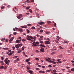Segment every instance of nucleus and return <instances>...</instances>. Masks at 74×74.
<instances>
[{"label":"nucleus","instance_id":"8","mask_svg":"<svg viewBox=\"0 0 74 74\" xmlns=\"http://www.w3.org/2000/svg\"><path fill=\"white\" fill-rule=\"evenodd\" d=\"M45 44H49L50 42L49 41H46L45 42Z\"/></svg>","mask_w":74,"mask_h":74},{"label":"nucleus","instance_id":"1","mask_svg":"<svg viewBox=\"0 0 74 74\" xmlns=\"http://www.w3.org/2000/svg\"><path fill=\"white\" fill-rule=\"evenodd\" d=\"M27 40H31V39H30V38H31V39H33V37L31 36H29V35H28L27 36Z\"/></svg>","mask_w":74,"mask_h":74},{"label":"nucleus","instance_id":"41","mask_svg":"<svg viewBox=\"0 0 74 74\" xmlns=\"http://www.w3.org/2000/svg\"><path fill=\"white\" fill-rule=\"evenodd\" d=\"M64 42L65 43H66V44H67V43H68V42H67V41H66V40H65L64 41Z\"/></svg>","mask_w":74,"mask_h":74},{"label":"nucleus","instance_id":"25","mask_svg":"<svg viewBox=\"0 0 74 74\" xmlns=\"http://www.w3.org/2000/svg\"><path fill=\"white\" fill-rule=\"evenodd\" d=\"M30 8V6H29L28 7H27V8H26V10H29V8Z\"/></svg>","mask_w":74,"mask_h":74},{"label":"nucleus","instance_id":"53","mask_svg":"<svg viewBox=\"0 0 74 74\" xmlns=\"http://www.w3.org/2000/svg\"><path fill=\"white\" fill-rule=\"evenodd\" d=\"M6 42H8V39H6L5 40Z\"/></svg>","mask_w":74,"mask_h":74},{"label":"nucleus","instance_id":"47","mask_svg":"<svg viewBox=\"0 0 74 74\" xmlns=\"http://www.w3.org/2000/svg\"><path fill=\"white\" fill-rule=\"evenodd\" d=\"M40 30V28H38L37 29V30L38 31H39Z\"/></svg>","mask_w":74,"mask_h":74},{"label":"nucleus","instance_id":"31","mask_svg":"<svg viewBox=\"0 0 74 74\" xmlns=\"http://www.w3.org/2000/svg\"><path fill=\"white\" fill-rule=\"evenodd\" d=\"M19 45V47H21V46H22V45H23L22 43H21Z\"/></svg>","mask_w":74,"mask_h":74},{"label":"nucleus","instance_id":"30","mask_svg":"<svg viewBox=\"0 0 74 74\" xmlns=\"http://www.w3.org/2000/svg\"><path fill=\"white\" fill-rule=\"evenodd\" d=\"M40 46H41V47H43V48H45V46L43 45L42 44L40 45Z\"/></svg>","mask_w":74,"mask_h":74},{"label":"nucleus","instance_id":"55","mask_svg":"<svg viewBox=\"0 0 74 74\" xmlns=\"http://www.w3.org/2000/svg\"><path fill=\"white\" fill-rule=\"evenodd\" d=\"M59 48H60V49H62V47H61V46H59Z\"/></svg>","mask_w":74,"mask_h":74},{"label":"nucleus","instance_id":"18","mask_svg":"<svg viewBox=\"0 0 74 74\" xmlns=\"http://www.w3.org/2000/svg\"><path fill=\"white\" fill-rule=\"evenodd\" d=\"M16 60L15 61V62H18V61H19V58H17Z\"/></svg>","mask_w":74,"mask_h":74},{"label":"nucleus","instance_id":"14","mask_svg":"<svg viewBox=\"0 0 74 74\" xmlns=\"http://www.w3.org/2000/svg\"><path fill=\"white\" fill-rule=\"evenodd\" d=\"M30 60V58H29L28 59L26 60V62H29Z\"/></svg>","mask_w":74,"mask_h":74},{"label":"nucleus","instance_id":"17","mask_svg":"<svg viewBox=\"0 0 74 74\" xmlns=\"http://www.w3.org/2000/svg\"><path fill=\"white\" fill-rule=\"evenodd\" d=\"M21 27H22V28H27V27L22 26Z\"/></svg>","mask_w":74,"mask_h":74},{"label":"nucleus","instance_id":"54","mask_svg":"<svg viewBox=\"0 0 74 74\" xmlns=\"http://www.w3.org/2000/svg\"><path fill=\"white\" fill-rule=\"evenodd\" d=\"M13 34H14V35H16V32H15L14 33H13Z\"/></svg>","mask_w":74,"mask_h":74},{"label":"nucleus","instance_id":"50","mask_svg":"<svg viewBox=\"0 0 74 74\" xmlns=\"http://www.w3.org/2000/svg\"><path fill=\"white\" fill-rule=\"evenodd\" d=\"M27 33H29V30H28V29H27Z\"/></svg>","mask_w":74,"mask_h":74},{"label":"nucleus","instance_id":"43","mask_svg":"<svg viewBox=\"0 0 74 74\" xmlns=\"http://www.w3.org/2000/svg\"><path fill=\"white\" fill-rule=\"evenodd\" d=\"M55 42H56V43H57V44L59 43V42L57 41V40H55Z\"/></svg>","mask_w":74,"mask_h":74},{"label":"nucleus","instance_id":"20","mask_svg":"<svg viewBox=\"0 0 74 74\" xmlns=\"http://www.w3.org/2000/svg\"><path fill=\"white\" fill-rule=\"evenodd\" d=\"M53 73H56V71L55 69H54L53 71Z\"/></svg>","mask_w":74,"mask_h":74},{"label":"nucleus","instance_id":"22","mask_svg":"<svg viewBox=\"0 0 74 74\" xmlns=\"http://www.w3.org/2000/svg\"><path fill=\"white\" fill-rule=\"evenodd\" d=\"M19 16H21V17H22L23 16L22 14H18Z\"/></svg>","mask_w":74,"mask_h":74},{"label":"nucleus","instance_id":"2","mask_svg":"<svg viewBox=\"0 0 74 74\" xmlns=\"http://www.w3.org/2000/svg\"><path fill=\"white\" fill-rule=\"evenodd\" d=\"M43 38H44V36H41L40 37V38L39 39V41H41V40H43V39H42Z\"/></svg>","mask_w":74,"mask_h":74},{"label":"nucleus","instance_id":"37","mask_svg":"<svg viewBox=\"0 0 74 74\" xmlns=\"http://www.w3.org/2000/svg\"><path fill=\"white\" fill-rule=\"evenodd\" d=\"M29 11L30 12H31V13H32L33 12H32V9H29Z\"/></svg>","mask_w":74,"mask_h":74},{"label":"nucleus","instance_id":"12","mask_svg":"<svg viewBox=\"0 0 74 74\" xmlns=\"http://www.w3.org/2000/svg\"><path fill=\"white\" fill-rule=\"evenodd\" d=\"M21 42L19 41V40H17L16 41V43H21Z\"/></svg>","mask_w":74,"mask_h":74},{"label":"nucleus","instance_id":"42","mask_svg":"<svg viewBox=\"0 0 74 74\" xmlns=\"http://www.w3.org/2000/svg\"><path fill=\"white\" fill-rule=\"evenodd\" d=\"M40 33H42V32H43V30H42V29H41L40 30Z\"/></svg>","mask_w":74,"mask_h":74},{"label":"nucleus","instance_id":"11","mask_svg":"<svg viewBox=\"0 0 74 74\" xmlns=\"http://www.w3.org/2000/svg\"><path fill=\"white\" fill-rule=\"evenodd\" d=\"M46 61H47V62H52V61L51 60H49L47 58L46 59Z\"/></svg>","mask_w":74,"mask_h":74},{"label":"nucleus","instance_id":"33","mask_svg":"<svg viewBox=\"0 0 74 74\" xmlns=\"http://www.w3.org/2000/svg\"><path fill=\"white\" fill-rule=\"evenodd\" d=\"M39 44H40V43H39V42H36V44H37V45H38Z\"/></svg>","mask_w":74,"mask_h":74},{"label":"nucleus","instance_id":"4","mask_svg":"<svg viewBox=\"0 0 74 74\" xmlns=\"http://www.w3.org/2000/svg\"><path fill=\"white\" fill-rule=\"evenodd\" d=\"M40 52H44V48L42 47L40 49Z\"/></svg>","mask_w":74,"mask_h":74},{"label":"nucleus","instance_id":"64","mask_svg":"<svg viewBox=\"0 0 74 74\" xmlns=\"http://www.w3.org/2000/svg\"><path fill=\"white\" fill-rule=\"evenodd\" d=\"M47 23H51V22L50 21H48L47 22Z\"/></svg>","mask_w":74,"mask_h":74},{"label":"nucleus","instance_id":"29","mask_svg":"<svg viewBox=\"0 0 74 74\" xmlns=\"http://www.w3.org/2000/svg\"><path fill=\"white\" fill-rule=\"evenodd\" d=\"M35 60H37L38 61H39V59H38V58H35Z\"/></svg>","mask_w":74,"mask_h":74},{"label":"nucleus","instance_id":"6","mask_svg":"<svg viewBox=\"0 0 74 74\" xmlns=\"http://www.w3.org/2000/svg\"><path fill=\"white\" fill-rule=\"evenodd\" d=\"M14 37L13 36L12 38H11L9 40V41L10 42H11V41L14 40Z\"/></svg>","mask_w":74,"mask_h":74},{"label":"nucleus","instance_id":"62","mask_svg":"<svg viewBox=\"0 0 74 74\" xmlns=\"http://www.w3.org/2000/svg\"><path fill=\"white\" fill-rule=\"evenodd\" d=\"M18 58V56H16L15 57H14L13 58Z\"/></svg>","mask_w":74,"mask_h":74},{"label":"nucleus","instance_id":"5","mask_svg":"<svg viewBox=\"0 0 74 74\" xmlns=\"http://www.w3.org/2000/svg\"><path fill=\"white\" fill-rule=\"evenodd\" d=\"M10 60H8V61H5V63L6 64H7L8 65H9V63L10 62Z\"/></svg>","mask_w":74,"mask_h":74},{"label":"nucleus","instance_id":"35","mask_svg":"<svg viewBox=\"0 0 74 74\" xmlns=\"http://www.w3.org/2000/svg\"><path fill=\"white\" fill-rule=\"evenodd\" d=\"M48 67H52V66L51 65H49L48 66Z\"/></svg>","mask_w":74,"mask_h":74},{"label":"nucleus","instance_id":"7","mask_svg":"<svg viewBox=\"0 0 74 74\" xmlns=\"http://www.w3.org/2000/svg\"><path fill=\"white\" fill-rule=\"evenodd\" d=\"M38 24H39V25H44V24H45V23L44 22H38Z\"/></svg>","mask_w":74,"mask_h":74},{"label":"nucleus","instance_id":"48","mask_svg":"<svg viewBox=\"0 0 74 74\" xmlns=\"http://www.w3.org/2000/svg\"><path fill=\"white\" fill-rule=\"evenodd\" d=\"M36 53H38V52H39V51L37 50L36 51Z\"/></svg>","mask_w":74,"mask_h":74},{"label":"nucleus","instance_id":"39","mask_svg":"<svg viewBox=\"0 0 74 74\" xmlns=\"http://www.w3.org/2000/svg\"><path fill=\"white\" fill-rule=\"evenodd\" d=\"M4 6H2V7H1V9H3V8H4Z\"/></svg>","mask_w":74,"mask_h":74},{"label":"nucleus","instance_id":"44","mask_svg":"<svg viewBox=\"0 0 74 74\" xmlns=\"http://www.w3.org/2000/svg\"><path fill=\"white\" fill-rule=\"evenodd\" d=\"M22 40L23 42H24V41H26V40H25L23 39H22Z\"/></svg>","mask_w":74,"mask_h":74},{"label":"nucleus","instance_id":"10","mask_svg":"<svg viewBox=\"0 0 74 74\" xmlns=\"http://www.w3.org/2000/svg\"><path fill=\"white\" fill-rule=\"evenodd\" d=\"M15 47L16 48H19V44H17L16 45Z\"/></svg>","mask_w":74,"mask_h":74},{"label":"nucleus","instance_id":"45","mask_svg":"<svg viewBox=\"0 0 74 74\" xmlns=\"http://www.w3.org/2000/svg\"><path fill=\"white\" fill-rule=\"evenodd\" d=\"M40 42L41 44H42L43 43V41L40 40Z\"/></svg>","mask_w":74,"mask_h":74},{"label":"nucleus","instance_id":"24","mask_svg":"<svg viewBox=\"0 0 74 74\" xmlns=\"http://www.w3.org/2000/svg\"><path fill=\"white\" fill-rule=\"evenodd\" d=\"M5 40V38H2L1 39V41H4V40Z\"/></svg>","mask_w":74,"mask_h":74},{"label":"nucleus","instance_id":"46","mask_svg":"<svg viewBox=\"0 0 74 74\" xmlns=\"http://www.w3.org/2000/svg\"><path fill=\"white\" fill-rule=\"evenodd\" d=\"M51 73H52L53 74H58V73H54L53 72H51Z\"/></svg>","mask_w":74,"mask_h":74},{"label":"nucleus","instance_id":"52","mask_svg":"<svg viewBox=\"0 0 74 74\" xmlns=\"http://www.w3.org/2000/svg\"><path fill=\"white\" fill-rule=\"evenodd\" d=\"M54 25L55 27H56V23H54Z\"/></svg>","mask_w":74,"mask_h":74},{"label":"nucleus","instance_id":"61","mask_svg":"<svg viewBox=\"0 0 74 74\" xmlns=\"http://www.w3.org/2000/svg\"><path fill=\"white\" fill-rule=\"evenodd\" d=\"M36 70H40V69L37 68H36Z\"/></svg>","mask_w":74,"mask_h":74},{"label":"nucleus","instance_id":"60","mask_svg":"<svg viewBox=\"0 0 74 74\" xmlns=\"http://www.w3.org/2000/svg\"><path fill=\"white\" fill-rule=\"evenodd\" d=\"M7 60H8V58H6L5 59V61H7Z\"/></svg>","mask_w":74,"mask_h":74},{"label":"nucleus","instance_id":"9","mask_svg":"<svg viewBox=\"0 0 74 74\" xmlns=\"http://www.w3.org/2000/svg\"><path fill=\"white\" fill-rule=\"evenodd\" d=\"M18 31H19V32H21V33H22V32H23V29H21V28L18 29Z\"/></svg>","mask_w":74,"mask_h":74},{"label":"nucleus","instance_id":"28","mask_svg":"<svg viewBox=\"0 0 74 74\" xmlns=\"http://www.w3.org/2000/svg\"><path fill=\"white\" fill-rule=\"evenodd\" d=\"M31 29H35V27H31Z\"/></svg>","mask_w":74,"mask_h":74},{"label":"nucleus","instance_id":"51","mask_svg":"<svg viewBox=\"0 0 74 74\" xmlns=\"http://www.w3.org/2000/svg\"><path fill=\"white\" fill-rule=\"evenodd\" d=\"M4 70H6V69H7V66H5V67H4Z\"/></svg>","mask_w":74,"mask_h":74},{"label":"nucleus","instance_id":"56","mask_svg":"<svg viewBox=\"0 0 74 74\" xmlns=\"http://www.w3.org/2000/svg\"><path fill=\"white\" fill-rule=\"evenodd\" d=\"M41 73H44V74L45 73V71H41Z\"/></svg>","mask_w":74,"mask_h":74},{"label":"nucleus","instance_id":"59","mask_svg":"<svg viewBox=\"0 0 74 74\" xmlns=\"http://www.w3.org/2000/svg\"><path fill=\"white\" fill-rule=\"evenodd\" d=\"M1 59H2V60H4V58H3V57H1Z\"/></svg>","mask_w":74,"mask_h":74},{"label":"nucleus","instance_id":"23","mask_svg":"<svg viewBox=\"0 0 74 74\" xmlns=\"http://www.w3.org/2000/svg\"><path fill=\"white\" fill-rule=\"evenodd\" d=\"M3 49H5V50L6 49H8V48H3Z\"/></svg>","mask_w":74,"mask_h":74},{"label":"nucleus","instance_id":"26","mask_svg":"<svg viewBox=\"0 0 74 74\" xmlns=\"http://www.w3.org/2000/svg\"><path fill=\"white\" fill-rule=\"evenodd\" d=\"M29 73H30V74H33V72H32V71H29Z\"/></svg>","mask_w":74,"mask_h":74},{"label":"nucleus","instance_id":"32","mask_svg":"<svg viewBox=\"0 0 74 74\" xmlns=\"http://www.w3.org/2000/svg\"><path fill=\"white\" fill-rule=\"evenodd\" d=\"M21 52H22V50H19L18 51V52L19 53H21Z\"/></svg>","mask_w":74,"mask_h":74},{"label":"nucleus","instance_id":"3","mask_svg":"<svg viewBox=\"0 0 74 74\" xmlns=\"http://www.w3.org/2000/svg\"><path fill=\"white\" fill-rule=\"evenodd\" d=\"M32 44L34 45L36 47H37V46L38 47H39V45H37V44H36V42H34Z\"/></svg>","mask_w":74,"mask_h":74},{"label":"nucleus","instance_id":"63","mask_svg":"<svg viewBox=\"0 0 74 74\" xmlns=\"http://www.w3.org/2000/svg\"><path fill=\"white\" fill-rule=\"evenodd\" d=\"M12 55V53H10L9 54H8V55L9 56H11V55Z\"/></svg>","mask_w":74,"mask_h":74},{"label":"nucleus","instance_id":"27","mask_svg":"<svg viewBox=\"0 0 74 74\" xmlns=\"http://www.w3.org/2000/svg\"><path fill=\"white\" fill-rule=\"evenodd\" d=\"M34 41H36V37L34 36Z\"/></svg>","mask_w":74,"mask_h":74},{"label":"nucleus","instance_id":"16","mask_svg":"<svg viewBox=\"0 0 74 74\" xmlns=\"http://www.w3.org/2000/svg\"><path fill=\"white\" fill-rule=\"evenodd\" d=\"M17 18H18V19H21V17L19 15L17 16Z\"/></svg>","mask_w":74,"mask_h":74},{"label":"nucleus","instance_id":"34","mask_svg":"<svg viewBox=\"0 0 74 74\" xmlns=\"http://www.w3.org/2000/svg\"><path fill=\"white\" fill-rule=\"evenodd\" d=\"M49 33H50V32H46V34H49Z\"/></svg>","mask_w":74,"mask_h":74},{"label":"nucleus","instance_id":"15","mask_svg":"<svg viewBox=\"0 0 74 74\" xmlns=\"http://www.w3.org/2000/svg\"><path fill=\"white\" fill-rule=\"evenodd\" d=\"M52 71V70L50 69L49 70H47L46 71L47 72H51V71Z\"/></svg>","mask_w":74,"mask_h":74},{"label":"nucleus","instance_id":"40","mask_svg":"<svg viewBox=\"0 0 74 74\" xmlns=\"http://www.w3.org/2000/svg\"><path fill=\"white\" fill-rule=\"evenodd\" d=\"M50 63H53V64H56V62L54 61H52V62H50Z\"/></svg>","mask_w":74,"mask_h":74},{"label":"nucleus","instance_id":"19","mask_svg":"<svg viewBox=\"0 0 74 74\" xmlns=\"http://www.w3.org/2000/svg\"><path fill=\"white\" fill-rule=\"evenodd\" d=\"M27 26H32V24H27Z\"/></svg>","mask_w":74,"mask_h":74},{"label":"nucleus","instance_id":"49","mask_svg":"<svg viewBox=\"0 0 74 74\" xmlns=\"http://www.w3.org/2000/svg\"><path fill=\"white\" fill-rule=\"evenodd\" d=\"M8 52H10V53H11V50H8Z\"/></svg>","mask_w":74,"mask_h":74},{"label":"nucleus","instance_id":"21","mask_svg":"<svg viewBox=\"0 0 74 74\" xmlns=\"http://www.w3.org/2000/svg\"><path fill=\"white\" fill-rule=\"evenodd\" d=\"M27 69L28 70H30V67L29 66L27 67Z\"/></svg>","mask_w":74,"mask_h":74},{"label":"nucleus","instance_id":"13","mask_svg":"<svg viewBox=\"0 0 74 74\" xmlns=\"http://www.w3.org/2000/svg\"><path fill=\"white\" fill-rule=\"evenodd\" d=\"M4 69V66H1L0 67V69Z\"/></svg>","mask_w":74,"mask_h":74},{"label":"nucleus","instance_id":"36","mask_svg":"<svg viewBox=\"0 0 74 74\" xmlns=\"http://www.w3.org/2000/svg\"><path fill=\"white\" fill-rule=\"evenodd\" d=\"M14 8L15 9L16 11H18V8H16V7H15Z\"/></svg>","mask_w":74,"mask_h":74},{"label":"nucleus","instance_id":"58","mask_svg":"<svg viewBox=\"0 0 74 74\" xmlns=\"http://www.w3.org/2000/svg\"><path fill=\"white\" fill-rule=\"evenodd\" d=\"M15 47L14 46H13L12 47V49H13V50H14L15 49Z\"/></svg>","mask_w":74,"mask_h":74},{"label":"nucleus","instance_id":"57","mask_svg":"<svg viewBox=\"0 0 74 74\" xmlns=\"http://www.w3.org/2000/svg\"><path fill=\"white\" fill-rule=\"evenodd\" d=\"M13 10L14 12H15V13H16V12L15 11V10L14 9H13Z\"/></svg>","mask_w":74,"mask_h":74},{"label":"nucleus","instance_id":"38","mask_svg":"<svg viewBox=\"0 0 74 74\" xmlns=\"http://www.w3.org/2000/svg\"><path fill=\"white\" fill-rule=\"evenodd\" d=\"M71 71H74V68H72V69H71Z\"/></svg>","mask_w":74,"mask_h":74}]
</instances>
